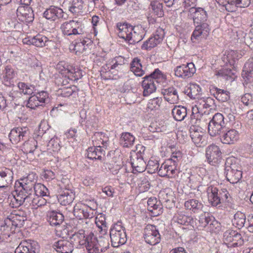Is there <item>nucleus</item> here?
I'll use <instances>...</instances> for the list:
<instances>
[{
    "mask_svg": "<svg viewBox=\"0 0 253 253\" xmlns=\"http://www.w3.org/2000/svg\"><path fill=\"white\" fill-rule=\"evenodd\" d=\"M240 135L239 132L236 129L231 128L222 134L221 140L223 144H233L239 140Z\"/></svg>",
    "mask_w": 253,
    "mask_h": 253,
    "instance_id": "nucleus-27",
    "label": "nucleus"
},
{
    "mask_svg": "<svg viewBox=\"0 0 253 253\" xmlns=\"http://www.w3.org/2000/svg\"><path fill=\"white\" fill-rule=\"evenodd\" d=\"M33 188H34L35 194L38 197H43L47 196L48 193V189L41 183H35L34 181Z\"/></svg>",
    "mask_w": 253,
    "mask_h": 253,
    "instance_id": "nucleus-57",
    "label": "nucleus"
},
{
    "mask_svg": "<svg viewBox=\"0 0 253 253\" xmlns=\"http://www.w3.org/2000/svg\"><path fill=\"white\" fill-rule=\"evenodd\" d=\"M82 26L81 22L72 20L63 23L61 25L60 29L65 36H75L83 34Z\"/></svg>",
    "mask_w": 253,
    "mask_h": 253,
    "instance_id": "nucleus-7",
    "label": "nucleus"
},
{
    "mask_svg": "<svg viewBox=\"0 0 253 253\" xmlns=\"http://www.w3.org/2000/svg\"><path fill=\"white\" fill-rule=\"evenodd\" d=\"M47 96V93L44 91L39 92L31 96L27 103V107L32 109H35L37 107L42 106L45 103Z\"/></svg>",
    "mask_w": 253,
    "mask_h": 253,
    "instance_id": "nucleus-24",
    "label": "nucleus"
},
{
    "mask_svg": "<svg viewBox=\"0 0 253 253\" xmlns=\"http://www.w3.org/2000/svg\"><path fill=\"white\" fill-rule=\"evenodd\" d=\"M226 177L231 183H237L242 177L241 167L236 164H232L227 169Z\"/></svg>",
    "mask_w": 253,
    "mask_h": 253,
    "instance_id": "nucleus-22",
    "label": "nucleus"
},
{
    "mask_svg": "<svg viewBox=\"0 0 253 253\" xmlns=\"http://www.w3.org/2000/svg\"><path fill=\"white\" fill-rule=\"evenodd\" d=\"M188 95L191 98H195L200 94L201 88L198 84H194L190 85Z\"/></svg>",
    "mask_w": 253,
    "mask_h": 253,
    "instance_id": "nucleus-64",
    "label": "nucleus"
},
{
    "mask_svg": "<svg viewBox=\"0 0 253 253\" xmlns=\"http://www.w3.org/2000/svg\"><path fill=\"white\" fill-rule=\"evenodd\" d=\"M117 28L119 37L128 41L130 34L133 31V27L127 23H120L117 24Z\"/></svg>",
    "mask_w": 253,
    "mask_h": 253,
    "instance_id": "nucleus-34",
    "label": "nucleus"
},
{
    "mask_svg": "<svg viewBox=\"0 0 253 253\" xmlns=\"http://www.w3.org/2000/svg\"><path fill=\"white\" fill-rule=\"evenodd\" d=\"M71 64L66 61H61L57 63L56 68L60 74L66 77L68 71H70L69 67Z\"/></svg>",
    "mask_w": 253,
    "mask_h": 253,
    "instance_id": "nucleus-61",
    "label": "nucleus"
},
{
    "mask_svg": "<svg viewBox=\"0 0 253 253\" xmlns=\"http://www.w3.org/2000/svg\"><path fill=\"white\" fill-rule=\"evenodd\" d=\"M50 41L48 38L41 34H38L37 35L32 37L29 36L24 38L22 42L24 44L33 45L37 47H42L46 45V43Z\"/></svg>",
    "mask_w": 253,
    "mask_h": 253,
    "instance_id": "nucleus-20",
    "label": "nucleus"
},
{
    "mask_svg": "<svg viewBox=\"0 0 253 253\" xmlns=\"http://www.w3.org/2000/svg\"><path fill=\"white\" fill-rule=\"evenodd\" d=\"M245 214L240 211H238L234 214V218L232 220V224L239 229L244 226L246 222Z\"/></svg>",
    "mask_w": 253,
    "mask_h": 253,
    "instance_id": "nucleus-51",
    "label": "nucleus"
},
{
    "mask_svg": "<svg viewBox=\"0 0 253 253\" xmlns=\"http://www.w3.org/2000/svg\"><path fill=\"white\" fill-rule=\"evenodd\" d=\"M214 97L219 101L226 102L229 99V93L226 90L218 88H215L213 93Z\"/></svg>",
    "mask_w": 253,
    "mask_h": 253,
    "instance_id": "nucleus-58",
    "label": "nucleus"
},
{
    "mask_svg": "<svg viewBox=\"0 0 253 253\" xmlns=\"http://www.w3.org/2000/svg\"><path fill=\"white\" fill-rule=\"evenodd\" d=\"M32 181H36L35 175L34 174H30L26 177L21 178L15 182V190L13 193L16 197L22 199L23 203L31 194L34 185Z\"/></svg>",
    "mask_w": 253,
    "mask_h": 253,
    "instance_id": "nucleus-2",
    "label": "nucleus"
},
{
    "mask_svg": "<svg viewBox=\"0 0 253 253\" xmlns=\"http://www.w3.org/2000/svg\"><path fill=\"white\" fill-rule=\"evenodd\" d=\"M219 4L225 7L228 12H233L236 11L235 4L233 0H215Z\"/></svg>",
    "mask_w": 253,
    "mask_h": 253,
    "instance_id": "nucleus-60",
    "label": "nucleus"
},
{
    "mask_svg": "<svg viewBox=\"0 0 253 253\" xmlns=\"http://www.w3.org/2000/svg\"><path fill=\"white\" fill-rule=\"evenodd\" d=\"M164 38V32L162 29L157 30L152 36L142 45V49H150L160 44Z\"/></svg>",
    "mask_w": 253,
    "mask_h": 253,
    "instance_id": "nucleus-19",
    "label": "nucleus"
},
{
    "mask_svg": "<svg viewBox=\"0 0 253 253\" xmlns=\"http://www.w3.org/2000/svg\"><path fill=\"white\" fill-rule=\"evenodd\" d=\"M125 63V59L122 56H119L109 60L102 67L101 75L105 80H113L114 76L111 70L115 69L119 65H122Z\"/></svg>",
    "mask_w": 253,
    "mask_h": 253,
    "instance_id": "nucleus-8",
    "label": "nucleus"
},
{
    "mask_svg": "<svg viewBox=\"0 0 253 253\" xmlns=\"http://www.w3.org/2000/svg\"><path fill=\"white\" fill-rule=\"evenodd\" d=\"M188 15L193 19L195 24H198L191 35L192 42L197 43L207 39L211 31L210 25L207 22L208 18L207 11L202 7H191L188 10Z\"/></svg>",
    "mask_w": 253,
    "mask_h": 253,
    "instance_id": "nucleus-1",
    "label": "nucleus"
},
{
    "mask_svg": "<svg viewBox=\"0 0 253 253\" xmlns=\"http://www.w3.org/2000/svg\"><path fill=\"white\" fill-rule=\"evenodd\" d=\"M236 70L235 66L227 64L218 71H216L215 75L218 77H221L227 80L229 78H234Z\"/></svg>",
    "mask_w": 253,
    "mask_h": 253,
    "instance_id": "nucleus-33",
    "label": "nucleus"
},
{
    "mask_svg": "<svg viewBox=\"0 0 253 253\" xmlns=\"http://www.w3.org/2000/svg\"><path fill=\"white\" fill-rule=\"evenodd\" d=\"M130 71L136 76L142 77L145 74L143 69L141 60L137 57L133 59L130 63Z\"/></svg>",
    "mask_w": 253,
    "mask_h": 253,
    "instance_id": "nucleus-40",
    "label": "nucleus"
},
{
    "mask_svg": "<svg viewBox=\"0 0 253 253\" xmlns=\"http://www.w3.org/2000/svg\"><path fill=\"white\" fill-rule=\"evenodd\" d=\"M60 141L57 137H53L51 138L48 143L47 145V150L50 153L58 152L61 148L60 144Z\"/></svg>",
    "mask_w": 253,
    "mask_h": 253,
    "instance_id": "nucleus-55",
    "label": "nucleus"
},
{
    "mask_svg": "<svg viewBox=\"0 0 253 253\" xmlns=\"http://www.w3.org/2000/svg\"><path fill=\"white\" fill-rule=\"evenodd\" d=\"M165 99L170 104L178 102L179 97L176 90L173 87L164 90L163 92Z\"/></svg>",
    "mask_w": 253,
    "mask_h": 253,
    "instance_id": "nucleus-38",
    "label": "nucleus"
},
{
    "mask_svg": "<svg viewBox=\"0 0 253 253\" xmlns=\"http://www.w3.org/2000/svg\"><path fill=\"white\" fill-rule=\"evenodd\" d=\"M143 237L145 241L151 245L158 244L161 240V235L156 226L148 224L144 229Z\"/></svg>",
    "mask_w": 253,
    "mask_h": 253,
    "instance_id": "nucleus-12",
    "label": "nucleus"
},
{
    "mask_svg": "<svg viewBox=\"0 0 253 253\" xmlns=\"http://www.w3.org/2000/svg\"><path fill=\"white\" fill-rule=\"evenodd\" d=\"M75 198V193L72 190L67 189L64 191L58 198V202L63 206L71 204Z\"/></svg>",
    "mask_w": 253,
    "mask_h": 253,
    "instance_id": "nucleus-35",
    "label": "nucleus"
},
{
    "mask_svg": "<svg viewBox=\"0 0 253 253\" xmlns=\"http://www.w3.org/2000/svg\"><path fill=\"white\" fill-rule=\"evenodd\" d=\"M213 217L209 215V214H202L199 217V223L202 227H206L208 225H210L211 230H212L211 226L215 224H217V221L212 220Z\"/></svg>",
    "mask_w": 253,
    "mask_h": 253,
    "instance_id": "nucleus-52",
    "label": "nucleus"
},
{
    "mask_svg": "<svg viewBox=\"0 0 253 253\" xmlns=\"http://www.w3.org/2000/svg\"><path fill=\"white\" fill-rule=\"evenodd\" d=\"M48 216V221L52 226L60 225L64 220V216L62 213L54 211L49 212Z\"/></svg>",
    "mask_w": 253,
    "mask_h": 253,
    "instance_id": "nucleus-48",
    "label": "nucleus"
},
{
    "mask_svg": "<svg viewBox=\"0 0 253 253\" xmlns=\"http://www.w3.org/2000/svg\"><path fill=\"white\" fill-rule=\"evenodd\" d=\"M150 186L148 178L146 176H141L138 179L137 188L139 193H143L148 191Z\"/></svg>",
    "mask_w": 253,
    "mask_h": 253,
    "instance_id": "nucleus-53",
    "label": "nucleus"
},
{
    "mask_svg": "<svg viewBox=\"0 0 253 253\" xmlns=\"http://www.w3.org/2000/svg\"><path fill=\"white\" fill-rule=\"evenodd\" d=\"M131 165L132 168V172L134 173L142 172L146 169V163L141 157L137 156L135 158H133Z\"/></svg>",
    "mask_w": 253,
    "mask_h": 253,
    "instance_id": "nucleus-39",
    "label": "nucleus"
},
{
    "mask_svg": "<svg viewBox=\"0 0 253 253\" xmlns=\"http://www.w3.org/2000/svg\"><path fill=\"white\" fill-rule=\"evenodd\" d=\"M206 157L207 162L210 165L216 166L221 162L222 152L218 146L211 144L206 149Z\"/></svg>",
    "mask_w": 253,
    "mask_h": 253,
    "instance_id": "nucleus-13",
    "label": "nucleus"
},
{
    "mask_svg": "<svg viewBox=\"0 0 253 253\" xmlns=\"http://www.w3.org/2000/svg\"><path fill=\"white\" fill-rule=\"evenodd\" d=\"M201 121H197L195 124L190 123V136L192 141L197 147H202L207 144V135L205 131L199 126Z\"/></svg>",
    "mask_w": 253,
    "mask_h": 253,
    "instance_id": "nucleus-6",
    "label": "nucleus"
},
{
    "mask_svg": "<svg viewBox=\"0 0 253 253\" xmlns=\"http://www.w3.org/2000/svg\"><path fill=\"white\" fill-rule=\"evenodd\" d=\"M213 103V99L211 97L201 98L199 100L192 109V114L191 115V123L195 124L197 121L205 120L204 113L203 112V109L210 108Z\"/></svg>",
    "mask_w": 253,
    "mask_h": 253,
    "instance_id": "nucleus-5",
    "label": "nucleus"
},
{
    "mask_svg": "<svg viewBox=\"0 0 253 253\" xmlns=\"http://www.w3.org/2000/svg\"><path fill=\"white\" fill-rule=\"evenodd\" d=\"M88 253H100L98 241L93 235H89L88 241L85 244Z\"/></svg>",
    "mask_w": 253,
    "mask_h": 253,
    "instance_id": "nucleus-42",
    "label": "nucleus"
},
{
    "mask_svg": "<svg viewBox=\"0 0 253 253\" xmlns=\"http://www.w3.org/2000/svg\"><path fill=\"white\" fill-rule=\"evenodd\" d=\"M8 201L9 203V206L13 208H17L19 207L23 204L22 199L16 197V196L12 193L9 195L8 198Z\"/></svg>",
    "mask_w": 253,
    "mask_h": 253,
    "instance_id": "nucleus-63",
    "label": "nucleus"
},
{
    "mask_svg": "<svg viewBox=\"0 0 253 253\" xmlns=\"http://www.w3.org/2000/svg\"><path fill=\"white\" fill-rule=\"evenodd\" d=\"M85 4L83 0H71L69 11L76 17L83 15Z\"/></svg>",
    "mask_w": 253,
    "mask_h": 253,
    "instance_id": "nucleus-29",
    "label": "nucleus"
},
{
    "mask_svg": "<svg viewBox=\"0 0 253 253\" xmlns=\"http://www.w3.org/2000/svg\"><path fill=\"white\" fill-rule=\"evenodd\" d=\"M110 236L112 245L114 247L122 245L126 241L125 229L120 225L116 224L111 229Z\"/></svg>",
    "mask_w": 253,
    "mask_h": 253,
    "instance_id": "nucleus-9",
    "label": "nucleus"
},
{
    "mask_svg": "<svg viewBox=\"0 0 253 253\" xmlns=\"http://www.w3.org/2000/svg\"><path fill=\"white\" fill-rule=\"evenodd\" d=\"M102 155H104L103 150L99 147L93 146L87 150V157L89 159L101 160Z\"/></svg>",
    "mask_w": 253,
    "mask_h": 253,
    "instance_id": "nucleus-50",
    "label": "nucleus"
},
{
    "mask_svg": "<svg viewBox=\"0 0 253 253\" xmlns=\"http://www.w3.org/2000/svg\"><path fill=\"white\" fill-rule=\"evenodd\" d=\"M92 144L94 146L100 148L107 147L109 142V137L104 133L96 132L92 136Z\"/></svg>",
    "mask_w": 253,
    "mask_h": 253,
    "instance_id": "nucleus-28",
    "label": "nucleus"
},
{
    "mask_svg": "<svg viewBox=\"0 0 253 253\" xmlns=\"http://www.w3.org/2000/svg\"><path fill=\"white\" fill-rule=\"evenodd\" d=\"M196 71L195 65L192 62L177 66L174 69L175 76L183 79H187L192 77L196 73Z\"/></svg>",
    "mask_w": 253,
    "mask_h": 253,
    "instance_id": "nucleus-15",
    "label": "nucleus"
},
{
    "mask_svg": "<svg viewBox=\"0 0 253 253\" xmlns=\"http://www.w3.org/2000/svg\"><path fill=\"white\" fill-rule=\"evenodd\" d=\"M89 235H86L85 231L84 230H79L75 232L70 237V240L73 245L78 246L80 245H84L88 241Z\"/></svg>",
    "mask_w": 253,
    "mask_h": 253,
    "instance_id": "nucleus-31",
    "label": "nucleus"
},
{
    "mask_svg": "<svg viewBox=\"0 0 253 253\" xmlns=\"http://www.w3.org/2000/svg\"><path fill=\"white\" fill-rule=\"evenodd\" d=\"M173 220L175 222L183 225H188L193 222L192 217L186 215L185 211L177 212L173 216Z\"/></svg>",
    "mask_w": 253,
    "mask_h": 253,
    "instance_id": "nucleus-37",
    "label": "nucleus"
},
{
    "mask_svg": "<svg viewBox=\"0 0 253 253\" xmlns=\"http://www.w3.org/2000/svg\"><path fill=\"white\" fill-rule=\"evenodd\" d=\"M53 247L59 253H70L73 250V245L71 242L64 239L56 242Z\"/></svg>",
    "mask_w": 253,
    "mask_h": 253,
    "instance_id": "nucleus-30",
    "label": "nucleus"
},
{
    "mask_svg": "<svg viewBox=\"0 0 253 253\" xmlns=\"http://www.w3.org/2000/svg\"><path fill=\"white\" fill-rule=\"evenodd\" d=\"M142 39L143 32L141 27H133V31L131 32L127 42L130 44H134L141 41Z\"/></svg>",
    "mask_w": 253,
    "mask_h": 253,
    "instance_id": "nucleus-43",
    "label": "nucleus"
},
{
    "mask_svg": "<svg viewBox=\"0 0 253 253\" xmlns=\"http://www.w3.org/2000/svg\"><path fill=\"white\" fill-rule=\"evenodd\" d=\"M17 16L20 21L25 23L32 22L34 18L32 9L29 6H19L17 10Z\"/></svg>",
    "mask_w": 253,
    "mask_h": 253,
    "instance_id": "nucleus-25",
    "label": "nucleus"
},
{
    "mask_svg": "<svg viewBox=\"0 0 253 253\" xmlns=\"http://www.w3.org/2000/svg\"><path fill=\"white\" fill-rule=\"evenodd\" d=\"M223 240L228 248L240 246L244 244L242 235L232 229H228L224 233Z\"/></svg>",
    "mask_w": 253,
    "mask_h": 253,
    "instance_id": "nucleus-10",
    "label": "nucleus"
},
{
    "mask_svg": "<svg viewBox=\"0 0 253 253\" xmlns=\"http://www.w3.org/2000/svg\"><path fill=\"white\" fill-rule=\"evenodd\" d=\"M135 137L131 133L128 132H123L120 138V143L123 147L129 148L131 147L134 143Z\"/></svg>",
    "mask_w": 253,
    "mask_h": 253,
    "instance_id": "nucleus-41",
    "label": "nucleus"
},
{
    "mask_svg": "<svg viewBox=\"0 0 253 253\" xmlns=\"http://www.w3.org/2000/svg\"><path fill=\"white\" fill-rule=\"evenodd\" d=\"M173 118L177 121H182L187 116V109L182 106H175L172 110Z\"/></svg>",
    "mask_w": 253,
    "mask_h": 253,
    "instance_id": "nucleus-49",
    "label": "nucleus"
},
{
    "mask_svg": "<svg viewBox=\"0 0 253 253\" xmlns=\"http://www.w3.org/2000/svg\"><path fill=\"white\" fill-rule=\"evenodd\" d=\"M69 70L70 71H68L66 77L70 79V80L73 81H78L83 77L82 71L77 66L71 64L70 67H69Z\"/></svg>",
    "mask_w": 253,
    "mask_h": 253,
    "instance_id": "nucleus-46",
    "label": "nucleus"
},
{
    "mask_svg": "<svg viewBox=\"0 0 253 253\" xmlns=\"http://www.w3.org/2000/svg\"><path fill=\"white\" fill-rule=\"evenodd\" d=\"M158 171L161 177L174 178L177 173V165L171 160H166L162 164Z\"/></svg>",
    "mask_w": 253,
    "mask_h": 253,
    "instance_id": "nucleus-16",
    "label": "nucleus"
},
{
    "mask_svg": "<svg viewBox=\"0 0 253 253\" xmlns=\"http://www.w3.org/2000/svg\"><path fill=\"white\" fill-rule=\"evenodd\" d=\"M29 134V129L27 127H15L11 130L9 134V140L12 144H17L27 139Z\"/></svg>",
    "mask_w": 253,
    "mask_h": 253,
    "instance_id": "nucleus-14",
    "label": "nucleus"
},
{
    "mask_svg": "<svg viewBox=\"0 0 253 253\" xmlns=\"http://www.w3.org/2000/svg\"><path fill=\"white\" fill-rule=\"evenodd\" d=\"M26 217L21 211H14L7 218L6 222L15 227H21L24 225Z\"/></svg>",
    "mask_w": 253,
    "mask_h": 253,
    "instance_id": "nucleus-23",
    "label": "nucleus"
},
{
    "mask_svg": "<svg viewBox=\"0 0 253 253\" xmlns=\"http://www.w3.org/2000/svg\"><path fill=\"white\" fill-rule=\"evenodd\" d=\"M95 224L98 227V230L102 235H105L107 232V226L106 222L105 215L103 213H99L95 217Z\"/></svg>",
    "mask_w": 253,
    "mask_h": 253,
    "instance_id": "nucleus-44",
    "label": "nucleus"
},
{
    "mask_svg": "<svg viewBox=\"0 0 253 253\" xmlns=\"http://www.w3.org/2000/svg\"><path fill=\"white\" fill-rule=\"evenodd\" d=\"M37 147V142L33 138L25 141L23 145V149L25 153H32Z\"/></svg>",
    "mask_w": 253,
    "mask_h": 253,
    "instance_id": "nucleus-56",
    "label": "nucleus"
},
{
    "mask_svg": "<svg viewBox=\"0 0 253 253\" xmlns=\"http://www.w3.org/2000/svg\"><path fill=\"white\" fill-rule=\"evenodd\" d=\"M12 170L5 167L0 168V188L7 187L13 180Z\"/></svg>",
    "mask_w": 253,
    "mask_h": 253,
    "instance_id": "nucleus-26",
    "label": "nucleus"
},
{
    "mask_svg": "<svg viewBox=\"0 0 253 253\" xmlns=\"http://www.w3.org/2000/svg\"><path fill=\"white\" fill-rule=\"evenodd\" d=\"M148 210L151 212L154 216L158 215L161 212V207L160 202L154 197L150 198L147 201Z\"/></svg>",
    "mask_w": 253,
    "mask_h": 253,
    "instance_id": "nucleus-45",
    "label": "nucleus"
},
{
    "mask_svg": "<svg viewBox=\"0 0 253 253\" xmlns=\"http://www.w3.org/2000/svg\"><path fill=\"white\" fill-rule=\"evenodd\" d=\"M79 90V89L75 85L63 86L59 88L57 91V94L59 96L68 97L73 94H78Z\"/></svg>",
    "mask_w": 253,
    "mask_h": 253,
    "instance_id": "nucleus-47",
    "label": "nucleus"
},
{
    "mask_svg": "<svg viewBox=\"0 0 253 253\" xmlns=\"http://www.w3.org/2000/svg\"><path fill=\"white\" fill-rule=\"evenodd\" d=\"M242 56V54L237 51L231 50L229 51L227 55L228 64L231 66H235L236 61H238Z\"/></svg>",
    "mask_w": 253,
    "mask_h": 253,
    "instance_id": "nucleus-59",
    "label": "nucleus"
},
{
    "mask_svg": "<svg viewBox=\"0 0 253 253\" xmlns=\"http://www.w3.org/2000/svg\"><path fill=\"white\" fill-rule=\"evenodd\" d=\"M66 14L63 9L55 6H50L43 12V16L47 19L55 21L66 19Z\"/></svg>",
    "mask_w": 253,
    "mask_h": 253,
    "instance_id": "nucleus-18",
    "label": "nucleus"
},
{
    "mask_svg": "<svg viewBox=\"0 0 253 253\" xmlns=\"http://www.w3.org/2000/svg\"><path fill=\"white\" fill-rule=\"evenodd\" d=\"M39 251V246L36 242L24 241L16 248L15 253H38Z\"/></svg>",
    "mask_w": 253,
    "mask_h": 253,
    "instance_id": "nucleus-21",
    "label": "nucleus"
},
{
    "mask_svg": "<svg viewBox=\"0 0 253 253\" xmlns=\"http://www.w3.org/2000/svg\"><path fill=\"white\" fill-rule=\"evenodd\" d=\"M96 209V203L93 199H84L78 202L74 207V215L79 219L90 218L93 217V212Z\"/></svg>",
    "mask_w": 253,
    "mask_h": 253,
    "instance_id": "nucleus-3",
    "label": "nucleus"
},
{
    "mask_svg": "<svg viewBox=\"0 0 253 253\" xmlns=\"http://www.w3.org/2000/svg\"><path fill=\"white\" fill-rule=\"evenodd\" d=\"M163 77V75L159 69L155 70L150 75L145 76L142 82L143 96H148L154 92L156 90V83H158Z\"/></svg>",
    "mask_w": 253,
    "mask_h": 253,
    "instance_id": "nucleus-4",
    "label": "nucleus"
},
{
    "mask_svg": "<svg viewBox=\"0 0 253 253\" xmlns=\"http://www.w3.org/2000/svg\"><path fill=\"white\" fill-rule=\"evenodd\" d=\"M224 117L221 113H216L209 122L208 131L211 136H215L220 134L224 126Z\"/></svg>",
    "mask_w": 253,
    "mask_h": 253,
    "instance_id": "nucleus-11",
    "label": "nucleus"
},
{
    "mask_svg": "<svg viewBox=\"0 0 253 253\" xmlns=\"http://www.w3.org/2000/svg\"><path fill=\"white\" fill-rule=\"evenodd\" d=\"M186 210H189L194 213H198L202 210L203 204L195 199L186 201L184 204Z\"/></svg>",
    "mask_w": 253,
    "mask_h": 253,
    "instance_id": "nucleus-36",
    "label": "nucleus"
},
{
    "mask_svg": "<svg viewBox=\"0 0 253 253\" xmlns=\"http://www.w3.org/2000/svg\"><path fill=\"white\" fill-rule=\"evenodd\" d=\"M17 74V72L11 65L6 66L0 76L2 84L7 87L13 86Z\"/></svg>",
    "mask_w": 253,
    "mask_h": 253,
    "instance_id": "nucleus-17",
    "label": "nucleus"
},
{
    "mask_svg": "<svg viewBox=\"0 0 253 253\" xmlns=\"http://www.w3.org/2000/svg\"><path fill=\"white\" fill-rule=\"evenodd\" d=\"M162 100L161 97H155L150 99L147 103V109L151 111L159 109Z\"/></svg>",
    "mask_w": 253,
    "mask_h": 253,
    "instance_id": "nucleus-62",
    "label": "nucleus"
},
{
    "mask_svg": "<svg viewBox=\"0 0 253 253\" xmlns=\"http://www.w3.org/2000/svg\"><path fill=\"white\" fill-rule=\"evenodd\" d=\"M152 12L158 17H162L164 15L163 6L162 3L158 0H154L151 3Z\"/></svg>",
    "mask_w": 253,
    "mask_h": 253,
    "instance_id": "nucleus-54",
    "label": "nucleus"
},
{
    "mask_svg": "<svg viewBox=\"0 0 253 253\" xmlns=\"http://www.w3.org/2000/svg\"><path fill=\"white\" fill-rule=\"evenodd\" d=\"M218 192V189L213 185H211L207 188L208 201L212 206H217L221 203V199Z\"/></svg>",
    "mask_w": 253,
    "mask_h": 253,
    "instance_id": "nucleus-32",
    "label": "nucleus"
}]
</instances>
